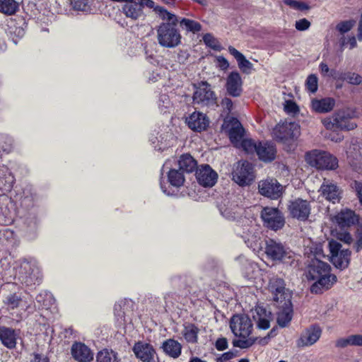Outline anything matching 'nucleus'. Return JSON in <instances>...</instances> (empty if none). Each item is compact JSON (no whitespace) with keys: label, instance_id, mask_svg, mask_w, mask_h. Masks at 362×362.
<instances>
[{"label":"nucleus","instance_id":"f257e3e1","mask_svg":"<svg viewBox=\"0 0 362 362\" xmlns=\"http://www.w3.org/2000/svg\"><path fill=\"white\" fill-rule=\"evenodd\" d=\"M156 13L165 22L157 28V40L158 44L165 48H174L181 43V34L177 28L179 22L177 16L164 7L156 8Z\"/></svg>","mask_w":362,"mask_h":362},{"label":"nucleus","instance_id":"f03ea898","mask_svg":"<svg viewBox=\"0 0 362 362\" xmlns=\"http://www.w3.org/2000/svg\"><path fill=\"white\" fill-rule=\"evenodd\" d=\"M331 267L329 264L317 258L310 261L308 266L306 276L308 279L316 280L311 286L313 293H320L328 290L337 282L336 275L330 274Z\"/></svg>","mask_w":362,"mask_h":362},{"label":"nucleus","instance_id":"7ed1b4c3","mask_svg":"<svg viewBox=\"0 0 362 362\" xmlns=\"http://www.w3.org/2000/svg\"><path fill=\"white\" fill-rule=\"evenodd\" d=\"M356 111L351 108H343L338 110L332 115L325 117L322 122L328 130H353L357 125L351 119L356 117Z\"/></svg>","mask_w":362,"mask_h":362},{"label":"nucleus","instance_id":"20e7f679","mask_svg":"<svg viewBox=\"0 0 362 362\" xmlns=\"http://www.w3.org/2000/svg\"><path fill=\"white\" fill-rule=\"evenodd\" d=\"M265 253L273 261L281 262L292 267H296L298 265V260L295 259V255L288 251L281 243L273 239L266 240Z\"/></svg>","mask_w":362,"mask_h":362},{"label":"nucleus","instance_id":"39448f33","mask_svg":"<svg viewBox=\"0 0 362 362\" xmlns=\"http://www.w3.org/2000/svg\"><path fill=\"white\" fill-rule=\"evenodd\" d=\"M305 158L308 164L318 169L334 170L338 167L337 158L327 151L315 149L306 153Z\"/></svg>","mask_w":362,"mask_h":362},{"label":"nucleus","instance_id":"423d86ee","mask_svg":"<svg viewBox=\"0 0 362 362\" xmlns=\"http://www.w3.org/2000/svg\"><path fill=\"white\" fill-rule=\"evenodd\" d=\"M194 89L192 100L195 105L201 107H211L216 104V95L212 90L211 85L206 81H201L194 83Z\"/></svg>","mask_w":362,"mask_h":362},{"label":"nucleus","instance_id":"0eeeda50","mask_svg":"<svg viewBox=\"0 0 362 362\" xmlns=\"http://www.w3.org/2000/svg\"><path fill=\"white\" fill-rule=\"evenodd\" d=\"M330 252V261L334 266L344 270L347 268L350 263L351 251L349 249H341V244L337 240H331L328 243Z\"/></svg>","mask_w":362,"mask_h":362},{"label":"nucleus","instance_id":"6e6552de","mask_svg":"<svg viewBox=\"0 0 362 362\" xmlns=\"http://www.w3.org/2000/svg\"><path fill=\"white\" fill-rule=\"evenodd\" d=\"M230 327L235 337L245 340L250 338L253 329V324L247 315H235L230 318Z\"/></svg>","mask_w":362,"mask_h":362},{"label":"nucleus","instance_id":"1a4fd4ad","mask_svg":"<svg viewBox=\"0 0 362 362\" xmlns=\"http://www.w3.org/2000/svg\"><path fill=\"white\" fill-rule=\"evenodd\" d=\"M261 218L266 228L276 231L285 225V218L283 213L277 208L264 207L261 211Z\"/></svg>","mask_w":362,"mask_h":362},{"label":"nucleus","instance_id":"9d476101","mask_svg":"<svg viewBox=\"0 0 362 362\" xmlns=\"http://www.w3.org/2000/svg\"><path fill=\"white\" fill-rule=\"evenodd\" d=\"M232 175L233 180L240 186L250 185L255 179L252 163L247 160L238 161Z\"/></svg>","mask_w":362,"mask_h":362},{"label":"nucleus","instance_id":"9b49d317","mask_svg":"<svg viewBox=\"0 0 362 362\" xmlns=\"http://www.w3.org/2000/svg\"><path fill=\"white\" fill-rule=\"evenodd\" d=\"M311 209L310 202L301 198L290 201L288 205V211L291 217L303 222L308 219Z\"/></svg>","mask_w":362,"mask_h":362},{"label":"nucleus","instance_id":"f8f14e48","mask_svg":"<svg viewBox=\"0 0 362 362\" xmlns=\"http://www.w3.org/2000/svg\"><path fill=\"white\" fill-rule=\"evenodd\" d=\"M274 137L282 142L297 139L300 135V126L296 122H285L274 129Z\"/></svg>","mask_w":362,"mask_h":362},{"label":"nucleus","instance_id":"ddd939ff","mask_svg":"<svg viewBox=\"0 0 362 362\" xmlns=\"http://www.w3.org/2000/svg\"><path fill=\"white\" fill-rule=\"evenodd\" d=\"M269 289L273 295V300L277 303L291 300V296L285 288L284 281L281 278H272L269 284Z\"/></svg>","mask_w":362,"mask_h":362},{"label":"nucleus","instance_id":"4468645a","mask_svg":"<svg viewBox=\"0 0 362 362\" xmlns=\"http://www.w3.org/2000/svg\"><path fill=\"white\" fill-rule=\"evenodd\" d=\"M259 192L272 199H276L282 194V186L274 178L261 180L258 184Z\"/></svg>","mask_w":362,"mask_h":362},{"label":"nucleus","instance_id":"2eb2a0df","mask_svg":"<svg viewBox=\"0 0 362 362\" xmlns=\"http://www.w3.org/2000/svg\"><path fill=\"white\" fill-rule=\"evenodd\" d=\"M319 192L326 200L334 204L339 202L341 198V189L337 184L329 180H324Z\"/></svg>","mask_w":362,"mask_h":362},{"label":"nucleus","instance_id":"dca6fc26","mask_svg":"<svg viewBox=\"0 0 362 362\" xmlns=\"http://www.w3.org/2000/svg\"><path fill=\"white\" fill-rule=\"evenodd\" d=\"M322 334L321 328L316 325H311L301 334L296 344L298 347L309 346L314 344L320 339Z\"/></svg>","mask_w":362,"mask_h":362},{"label":"nucleus","instance_id":"f3484780","mask_svg":"<svg viewBox=\"0 0 362 362\" xmlns=\"http://www.w3.org/2000/svg\"><path fill=\"white\" fill-rule=\"evenodd\" d=\"M223 127L228 129L229 139L237 146L243 139L245 132L240 122L236 118H231L228 121H225Z\"/></svg>","mask_w":362,"mask_h":362},{"label":"nucleus","instance_id":"a211bd4d","mask_svg":"<svg viewBox=\"0 0 362 362\" xmlns=\"http://www.w3.org/2000/svg\"><path fill=\"white\" fill-rule=\"evenodd\" d=\"M198 182L203 187H212L217 181L218 174L209 165H202L196 172Z\"/></svg>","mask_w":362,"mask_h":362},{"label":"nucleus","instance_id":"6ab92c4d","mask_svg":"<svg viewBox=\"0 0 362 362\" xmlns=\"http://www.w3.org/2000/svg\"><path fill=\"white\" fill-rule=\"evenodd\" d=\"M185 122L189 129L197 132L205 130L209 124V119L206 115L197 111L186 117Z\"/></svg>","mask_w":362,"mask_h":362},{"label":"nucleus","instance_id":"aec40b11","mask_svg":"<svg viewBox=\"0 0 362 362\" xmlns=\"http://www.w3.org/2000/svg\"><path fill=\"white\" fill-rule=\"evenodd\" d=\"M243 81L238 71H232L228 76L226 83L227 93L232 97H239L243 92Z\"/></svg>","mask_w":362,"mask_h":362},{"label":"nucleus","instance_id":"412c9836","mask_svg":"<svg viewBox=\"0 0 362 362\" xmlns=\"http://www.w3.org/2000/svg\"><path fill=\"white\" fill-rule=\"evenodd\" d=\"M73 358L78 362H90L93 359V352L85 344L75 342L71 349Z\"/></svg>","mask_w":362,"mask_h":362},{"label":"nucleus","instance_id":"4be33fe9","mask_svg":"<svg viewBox=\"0 0 362 362\" xmlns=\"http://www.w3.org/2000/svg\"><path fill=\"white\" fill-rule=\"evenodd\" d=\"M256 153L260 160L270 163L276 158V148L273 143L259 141L257 143Z\"/></svg>","mask_w":362,"mask_h":362},{"label":"nucleus","instance_id":"5701e85b","mask_svg":"<svg viewBox=\"0 0 362 362\" xmlns=\"http://www.w3.org/2000/svg\"><path fill=\"white\" fill-rule=\"evenodd\" d=\"M133 351L143 362H151L155 354V350L151 344L141 341L135 343Z\"/></svg>","mask_w":362,"mask_h":362},{"label":"nucleus","instance_id":"b1692460","mask_svg":"<svg viewBox=\"0 0 362 362\" xmlns=\"http://www.w3.org/2000/svg\"><path fill=\"white\" fill-rule=\"evenodd\" d=\"M334 221L340 228H344L355 225L358 218L354 211L345 209L334 216Z\"/></svg>","mask_w":362,"mask_h":362},{"label":"nucleus","instance_id":"393cba45","mask_svg":"<svg viewBox=\"0 0 362 362\" xmlns=\"http://www.w3.org/2000/svg\"><path fill=\"white\" fill-rule=\"evenodd\" d=\"M18 334L11 327H0V341L1 344L9 349H13L17 344Z\"/></svg>","mask_w":362,"mask_h":362},{"label":"nucleus","instance_id":"a878e982","mask_svg":"<svg viewBox=\"0 0 362 362\" xmlns=\"http://www.w3.org/2000/svg\"><path fill=\"white\" fill-rule=\"evenodd\" d=\"M279 306L282 310L278 313L277 322L281 327H286L292 320L293 308L291 300H287L286 303H280Z\"/></svg>","mask_w":362,"mask_h":362},{"label":"nucleus","instance_id":"bb28decb","mask_svg":"<svg viewBox=\"0 0 362 362\" xmlns=\"http://www.w3.org/2000/svg\"><path fill=\"white\" fill-rule=\"evenodd\" d=\"M122 11L127 18L133 21L138 20L143 15V11L141 8V6L136 0H133L124 4L122 8Z\"/></svg>","mask_w":362,"mask_h":362},{"label":"nucleus","instance_id":"cd10ccee","mask_svg":"<svg viewBox=\"0 0 362 362\" xmlns=\"http://www.w3.org/2000/svg\"><path fill=\"white\" fill-rule=\"evenodd\" d=\"M255 313L256 315H253V318L257 322V327L261 329H268L270 326L272 313L267 312L263 307H257Z\"/></svg>","mask_w":362,"mask_h":362},{"label":"nucleus","instance_id":"c85d7f7f","mask_svg":"<svg viewBox=\"0 0 362 362\" xmlns=\"http://www.w3.org/2000/svg\"><path fill=\"white\" fill-rule=\"evenodd\" d=\"M335 105V100L332 98L322 99H314L312 100L313 110L319 113H325L333 110Z\"/></svg>","mask_w":362,"mask_h":362},{"label":"nucleus","instance_id":"c756f323","mask_svg":"<svg viewBox=\"0 0 362 362\" xmlns=\"http://www.w3.org/2000/svg\"><path fill=\"white\" fill-rule=\"evenodd\" d=\"M162 348L168 356L176 358L181 354L182 345L176 340L169 339L163 343Z\"/></svg>","mask_w":362,"mask_h":362},{"label":"nucleus","instance_id":"7c9ffc66","mask_svg":"<svg viewBox=\"0 0 362 362\" xmlns=\"http://www.w3.org/2000/svg\"><path fill=\"white\" fill-rule=\"evenodd\" d=\"M269 339V336L267 335L263 338L250 337L245 340H233V345L235 347L240 349H247L252 346L257 341L261 345H266L268 344Z\"/></svg>","mask_w":362,"mask_h":362},{"label":"nucleus","instance_id":"2f4dec72","mask_svg":"<svg viewBox=\"0 0 362 362\" xmlns=\"http://www.w3.org/2000/svg\"><path fill=\"white\" fill-rule=\"evenodd\" d=\"M178 165L182 172L192 173L197 168V163L189 154H183L178 160Z\"/></svg>","mask_w":362,"mask_h":362},{"label":"nucleus","instance_id":"473e14b6","mask_svg":"<svg viewBox=\"0 0 362 362\" xmlns=\"http://www.w3.org/2000/svg\"><path fill=\"white\" fill-rule=\"evenodd\" d=\"M199 329L192 323H189L184 327L182 335L185 339L191 344H196L198 341V334Z\"/></svg>","mask_w":362,"mask_h":362},{"label":"nucleus","instance_id":"72a5a7b5","mask_svg":"<svg viewBox=\"0 0 362 362\" xmlns=\"http://www.w3.org/2000/svg\"><path fill=\"white\" fill-rule=\"evenodd\" d=\"M181 170L172 169L168 172V181L174 187H181L185 182V177Z\"/></svg>","mask_w":362,"mask_h":362},{"label":"nucleus","instance_id":"f704fd0d","mask_svg":"<svg viewBox=\"0 0 362 362\" xmlns=\"http://www.w3.org/2000/svg\"><path fill=\"white\" fill-rule=\"evenodd\" d=\"M178 23H180V27L187 32L197 33L202 30V25L194 20L183 18L179 19Z\"/></svg>","mask_w":362,"mask_h":362},{"label":"nucleus","instance_id":"c9c22d12","mask_svg":"<svg viewBox=\"0 0 362 362\" xmlns=\"http://www.w3.org/2000/svg\"><path fill=\"white\" fill-rule=\"evenodd\" d=\"M18 9V4L15 0H0V12L11 16Z\"/></svg>","mask_w":362,"mask_h":362},{"label":"nucleus","instance_id":"e433bc0d","mask_svg":"<svg viewBox=\"0 0 362 362\" xmlns=\"http://www.w3.org/2000/svg\"><path fill=\"white\" fill-rule=\"evenodd\" d=\"M97 362H119L117 354L112 350L103 349L96 356Z\"/></svg>","mask_w":362,"mask_h":362},{"label":"nucleus","instance_id":"4c0bfd02","mask_svg":"<svg viewBox=\"0 0 362 362\" xmlns=\"http://www.w3.org/2000/svg\"><path fill=\"white\" fill-rule=\"evenodd\" d=\"M348 158L353 169L358 173H362V156L356 153L355 155H349Z\"/></svg>","mask_w":362,"mask_h":362},{"label":"nucleus","instance_id":"58836bf2","mask_svg":"<svg viewBox=\"0 0 362 362\" xmlns=\"http://www.w3.org/2000/svg\"><path fill=\"white\" fill-rule=\"evenodd\" d=\"M238 145H240L243 149L247 153H256L257 149V143L250 139H243Z\"/></svg>","mask_w":362,"mask_h":362},{"label":"nucleus","instance_id":"ea45409f","mask_svg":"<svg viewBox=\"0 0 362 362\" xmlns=\"http://www.w3.org/2000/svg\"><path fill=\"white\" fill-rule=\"evenodd\" d=\"M203 41L205 45L214 50H219L220 45L218 41L211 34L206 33L203 36Z\"/></svg>","mask_w":362,"mask_h":362},{"label":"nucleus","instance_id":"a19ab883","mask_svg":"<svg viewBox=\"0 0 362 362\" xmlns=\"http://www.w3.org/2000/svg\"><path fill=\"white\" fill-rule=\"evenodd\" d=\"M305 86L307 89L312 93L317 91L318 88L317 77L315 74H310L307 78Z\"/></svg>","mask_w":362,"mask_h":362},{"label":"nucleus","instance_id":"79ce46f5","mask_svg":"<svg viewBox=\"0 0 362 362\" xmlns=\"http://www.w3.org/2000/svg\"><path fill=\"white\" fill-rule=\"evenodd\" d=\"M355 23L354 20L341 21L337 25L336 28L340 33L344 34L351 30Z\"/></svg>","mask_w":362,"mask_h":362},{"label":"nucleus","instance_id":"37998d69","mask_svg":"<svg viewBox=\"0 0 362 362\" xmlns=\"http://www.w3.org/2000/svg\"><path fill=\"white\" fill-rule=\"evenodd\" d=\"M21 298L16 293L9 294L4 300L5 304L11 309L18 307L21 303Z\"/></svg>","mask_w":362,"mask_h":362},{"label":"nucleus","instance_id":"c03bdc74","mask_svg":"<svg viewBox=\"0 0 362 362\" xmlns=\"http://www.w3.org/2000/svg\"><path fill=\"white\" fill-rule=\"evenodd\" d=\"M344 78L352 85H359L362 83V76L356 73L348 72L344 74Z\"/></svg>","mask_w":362,"mask_h":362},{"label":"nucleus","instance_id":"a18cd8bd","mask_svg":"<svg viewBox=\"0 0 362 362\" xmlns=\"http://www.w3.org/2000/svg\"><path fill=\"white\" fill-rule=\"evenodd\" d=\"M239 69L245 74H249L252 69L253 64L243 56L238 62Z\"/></svg>","mask_w":362,"mask_h":362},{"label":"nucleus","instance_id":"49530a36","mask_svg":"<svg viewBox=\"0 0 362 362\" xmlns=\"http://www.w3.org/2000/svg\"><path fill=\"white\" fill-rule=\"evenodd\" d=\"M351 187L356 192V195L359 199V202L362 205V182L354 180L351 183Z\"/></svg>","mask_w":362,"mask_h":362},{"label":"nucleus","instance_id":"de8ad7c7","mask_svg":"<svg viewBox=\"0 0 362 362\" xmlns=\"http://www.w3.org/2000/svg\"><path fill=\"white\" fill-rule=\"evenodd\" d=\"M310 26V22L306 18H302L296 21V29L299 31H304L308 30Z\"/></svg>","mask_w":362,"mask_h":362},{"label":"nucleus","instance_id":"09e8293b","mask_svg":"<svg viewBox=\"0 0 362 362\" xmlns=\"http://www.w3.org/2000/svg\"><path fill=\"white\" fill-rule=\"evenodd\" d=\"M284 110L287 113H296L299 111L296 103L292 100H286L284 105Z\"/></svg>","mask_w":362,"mask_h":362},{"label":"nucleus","instance_id":"8fccbe9b","mask_svg":"<svg viewBox=\"0 0 362 362\" xmlns=\"http://www.w3.org/2000/svg\"><path fill=\"white\" fill-rule=\"evenodd\" d=\"M221 105L223 107V110L228 114L232 111L233 107V103L231 99L226 97L222 99Z\"/></svg>","mask_w":362,"mask_h":362},{"label":"nucleus","instance_id":"3c124183","mask_svg":"<svg viewBox=\"0 0 362 362\" xmlns=\"http://www.w3.org/2000/svg\"><path fill=\"white\" fill-rule=\"evenodd\" d=\"M215 347L218 351H223L228 348V340L225 337L218 338L215 343Z\"/></svg>","mask_w":362,"mask_h":362},{"label":"nucleus","instance_id":"603ef678","mask_svg":"<svg viewBox=\"0 0 362 362\" xmlns=\"http://www.w3.org/2000/svg\"><path fill=\"white\" fill-rule=\"evenodd\" d=\"M139 5L141 6V8L143 11V8L146 6L150 8H153V11L156 13V8L160 7V6H155V3L152 0H136Z\"/></svg>","mask_w":362,"mask_h":362},{"label":"nucleus","instance_id":"864d4df0","mask_svg":"<svg viewBox=\"0 0 362 362\" xmlns=\"http://www.w3.org/2000/svg\"><path fill=\"white\" fill-rule=\"evenodd\" d=\"M349 337L351 346H362V334H351Z\"/></svg>","mask_w":362,"mask_h":362},{"label":"nucleus","instance_id":"5fc2aeb1","mask_svg":"<svg viewBox=\"0 0 362 362\" xmlns=\"http://www.w3.org/2000/svg\"><path fill=\"white\" fill-rule=\"evenodd\" d=\"M236 356V353L232 351L226 352L221 355V357L217 358V362H226Z\"/></svg>","mask_w":362,"mask_h":362},{"label":"nucleus","instance_id":"6e6d98bb","mask_svg":"<svg viewBox=\"0 0 362 362\" xmlns=\"http://www.w3.org/2000/svg\"><path fill=\"white\" fill-rule=\"evenodd\" d=\"M74 8L78 11H84L88 5V0H74Z\"/></svg>","mask_w":362,"mask_h":362},{"label":"nucleus","instance_id":"4d7b16f0","mask_svg":"<svg viewBox=\"0 0 362 362\" xmlns=\"http://www.w3.org/2000/svg\"><path fill=\"white\" fill-rule=\"evenodd\" d=\"M335 346L339 348H345L347 346H351L350 337L338 339L335 342Z\"/></svg>","mask_w":362,"mask_h":362},{"label":"nucleus","instance_id":"13d9d810","mask_svg":"<svg viewBox=\"0 0 362 362\" xmlns=\"http://www.w3.org/2000/svg\"><path fill=\"white\" fill-rule=\"evenodd\" d=\"M218 62V67L221 70H226L229 67V63L228 60L223 56H218L216 58Z\"/></svg>","mask_w":362,"mask_h":362},{"label":"nucleus","instance_id":"bf43d9fd","mask_svg":"<svg viewBox=\"0 0 362 362\" xmlns=\"http://www.w3.org/2000/svg\"><path fill=\"white\" fill-rule=\"evenodd\" d=\"M228 52L232 56L234 57L237 62H238L244 56L241 52H240L238 49L232 46L228 47Z\"/></svg>","mask_w":362,"mask_h":362},{"label":"nucleus","instance_id":"052dcab7","mask_svg":"<svg viewBox=\"0 0 362 362\" xmlns=\"http://www.w3.org/2000/svg\"><path fill=\"white\" fill-rule=\"evenodd\" d=\"M30 362H49L48 358L40 354H33V358Z\"/></svg>","mask_w":362,"mask_h":362},{"label":"nucleus","instance_id":"680f3d73","mask_svg":"<svg viewBox=\"0 0 362 362\" xmlns=\"http://www.w3.org/2000/svg\"><path fill=\"white\" fill-rule=\"evenodd\" d=\"M339 239L347 244H350L352 242V237L350 233H344L340 234Z\"/></svg>","mask_w":362,"mask_h":362},{"label":"nucleus","instance_id":"e2e57ef3","mask_svg":"<svg viewBox=\"0 0 362 362\" xmlns=\"http://www.w3.org/2000/svg\"><path fill=\"white\" fill-rule=\"evenodd\" d=\"M309 6L304 2L298 1L296 6V10L305 11L309 9Z\"/></svg>","mask_w":362,"mask_h":362},{"label":"nucleus","instance_id":"0e129e2a","mask_svg":"<svg viewBox=\"0 0 362 362\" xmlns=\"http://www.w3.org/2000/svg\"><path fill=\"white\" fill-rule=\"evenodd\" d=\"M358 40H362V14L360 16V20L358 26Z\"/></svg>","mask_w":362,"mask_h":362},{"label":"nucleus","instance_id":"69168bd1","mask_svg":"<svg viewBox=\"0 0 362 362\" xmlns=\"http://www.w3.org/2000/svg\"><path fill=\"white\" fill-rule=\"evenodd\" d=\"M284 4L286 5H288L290 7L296 9V6H297V3L298 1H295V0H284Z\"/></svg>","mask_w":362,"mask_h":362},{"label":"nucleus","instance_id":"338daca9","mask_svg":"<svg viewBox=\"0 0 362 362\" xmlns=\"http://www.w3.org/2000/svg\"><path fill=\"white\" fill-rule=\"evenodd\" d=\"M320 68L322 73L327 74L329 72V67L325 63L322 62L320 64Z\"/></svg>","mask_w":362,"mask_h":362},{"label":"nucleus","instance_id":"774afa93","mask_svg":"<svg viewBox=\"0 0 362 362\" xmlns=\"http://www.w3.org/2000/svg\"><path fill=\"white\" fill-rule=\"evenodd\" d=\"M349 42L350 44V48L351 49H353L354 48L357 43H356V37H351L349 39Z\"/></svg>","mask_w":362,"mask_h":362}]
</instances>
